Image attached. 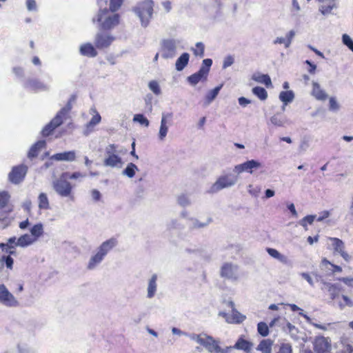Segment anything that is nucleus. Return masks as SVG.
Listing matches in <instances>:
<instances>
[{
    "label": "nucleus",
    "instance_id": "nucleus-1",
    "mask_svg": "<svg viewBox=\"0 0 353 353\" xmlns=\"http://www.w3.org/2000/svg\"><path fill=\"white\" fill-rule=\"evenodd\" d=\"M100 7L99 11L96 17L92 19L93 22L97 21L101 30H110L113 29L119 23V15L105 8L102 9V0L98 1Z\"/></svg>",
    "mask_w": 353,
    "mask_h": 353
},
{
    "label": "nucleus",
    "instance_id": "nucleus-2",
    "mask_svg": "<svg viewBox=\"0 0 353 353\" xmlns=\"http://www.w3.org/2000/svg\"><path fill=\"white\" fill-rule=\"evenodd\" d=\"M117 245V241L111 238L103 242L97 249L96 253L92 255L87 265V269L93 270L103 261L105 256Z\"/></svg>",
    "mask_w": 353,
    "mask_h": 353
},
{
    "label": "nucleus",
    "instance_id": "nucleus-3",
    "mask_svg": "<svg viewBox=\"0 0 353 353\" xmlns=\"http://www.w3.org/2000/svg\"><path fill=\"white\" fill-rule=\"evenodd\" d=\"M154 2L152 0H144L137 4L133 8L134 12L139 18L143 27H147L152 17Z\"/></svg>",
    "mask_w": 353,
    "mask_h": 353
},
{
    "label": "nucleus",
    "instance_id": "nucleus-4",
    "mask_svg": "<svg viewBox=\"0 0 353 353\" xmlns=\"http://www.w3.org/2000/svg\"><path fill=\"white\" fill-rule=\"evenodd\" d=\"M68 172H63L61 176L52 181V188L55 192L61 197L71 196L72 185L67 180Z\"/></svg>",
    "mask_w": 353,
    "mask_h": 353
},
{
    "label": "nucleus",
    "instance_id": "nucleus-5",
    "mask_svg": "<svg viewBox=\"0 0 353 353\" xmlns=\"http://www.w3.org/2000/svg\"><path fill=\"white\" fill-rule=\"evenodd\" d=\"M238 179V176L232 173L222 174L211 186L210 192L216 193L223 189L231 188L237 183Z\"/></svg>",
    "mask_w": 353,
    "mask_h": 353
},
{
    "label": "nucleus",
    "instance_id": "nucleus-6",
    "mask_svg": "<svg viewBox=\"0 0 353 353\" xmlns=\"http://www.w3.org/2000/svg\"><path fill=\"white\" fill-rule=\"evenodd\" d=\"M103 165L110 168H121L123 161L121 157L118 155L117 145L110 144L105 148V158Z\"/></svg>",
    "mask_w": 353,
    "mask_h": 353
},
{
    "label": "nucleus",
    "instance_id": "nucleus-7",
    "mask_svg": "<svg viewBox=\"0 0 353 353\" xmlns=\"http://www.w3.org/2000/svg\"><path fill=\"white\" fill-rule=\"evenodd\" d=\"M179 41L174 39H163L161 42V53L163 59H172L176 54Z\"/></svg>",
    "mask_w": 353,
    "mask_h": 353
},
{
    "label": "nucleus",
    "instance_id": "nucleus-8",
    "mask_svg": "<svg viewBox=\"0 0 353 353\" xmlns=\"http://www.w3.org/2000/svg\"><path fill=\"white\" fill-rule=\"evenodd\" d=\"M220 276L232 282L237 281L239 279L238 265L232 263H224L220 269Z\"/></svg>",
    "mask_w": 353,
    "mask_h": 353
},
{
    "label": "nucleus",
    "instance_id": "nucleus-9",
    "mask_svg": "<svg viewBox=\"0 0 353 353\" xmlns=\"http://www.w3.org/2000/svg\"><path fill=\"white\" fill-rule=\"evenodd\" d=\"M9 199L7 192H0V229H4L10 223L8 217V210L6 209V204Z\"/></svg>",
    "mask_w": 353,
    "mask_h": 353
},
{
    "label": "nucleus",
    "instance_id": "nucleus-10",
    "mask_svg": "<svg viewBox=\"0 0 353 353\" xmlns=\"http://www.w3.org/2000/svg\"><path fill=\"white\" fill-rule=\"evenodd\" d=\"M0 303L8 307H17L20 305L19 301L4 284L0 285Z\"/></svg>",
    "mask_w": 353,
    "mask_h": 353
},
{
    "label": "nucleus",
    "instance_id": "nucleus-11",
    "mask_svg": "<svg viewBox=\"0 0 353 353\" xmlns=\"http://www.w3.org/2000/svg\"><path fill=\"white\" fill-rule=\"evenodd\" d=\"M205 340L203 347L210 353H228L229 350L232 349V346L221 348L220 340L215 339L210 335L208 334Z\"/></svg>",
    "mask_w": 353,
    "mask_h": 353
},
{
    "label": "nucleus",
    "instance_id": "nucleus-12",
    "mask_svg": "<svg viewBox=\"0 0 353 353\" xmlns=\"http://www.w3.org/2000/svg\"><path fill=\"white\" fill-rule=\"evenodd\" d=\"M114 39L115 37L108 32H99L94 38V46L99 50L107 48Z\"/></svg>",
    "mask_w": 353,
    "mask_h": 353
},
{
    "label": "nucleus",
    "instance_id": "nucleus-13",
    "mask_svg": "<svg viewBox=\"0 0 353 353\" xmlns=\"http://www.w3.org/2000/svg\"><path fill=\"white\" fill-rule=\"evenodd\" d=\"M27 172L28 167L26 165L21 164L14 166L9 173V180L14 184H19L24 179Z\"/></svg>",
    "mask_w": 353,
    "mask_h": 353
},
{
    "label": "nucleus",
    "instance_id": "nucleus-14",
    "mask_svg": "<svg viewBox=\"0 0 353 353\" xmlns=\"http://www.w3.org/2000/svg\"><path fill=\"white\" fill-rule=\"evenodd\" d=\"M261 167V163L254 159L248 160L243 163L238 164L234 166L233 171L238 174L244 172L252 174L254 170H256Z\"/></svg>",
    "mask_w": 353,
    "mask_h": 353
},
{
    "label": "nucleus",
    "instance_id": "nucleus-15",
    "mask_svg": "<svg viewBox=\"0 0 353 353\" xmlns=\"http://www.w3.org/2000/svg\"><path fill=\"white\" fill-rule=\"evenodd\" d=\"M230 306L232 308V314H229L223 312H219V316H223L225 319V321L229 323H241L245 319V316L241 314L234 308V303L232 301L229 303Z\"/></svg>",
    "mask_w": 353,
    "mask_h": 353
},
{
    "label": "nucleus",
    "instance_id": "nucleus-16",
    "mask_svg": "<svg viewBox=\"0 0 353 353\" xmlns=\"http://www.w3.org/2000/svg\"><path fill=\"white\" fill-rule=\"evenodd\" d=\"M331 341L323 336H317L314 341V350L316 353H331Z\"/></svg>",
    "mask_w": 353,
    "mask_h": 353
},
{
    "label": "nucleus",
    "instance_id": "nucleus-17",
    "mask_svg": "<svg viewBox=\"0 0 353 353\" xmlns=\"http://www.w3.org/2000/svg\"><path fill=\"white\" fill-rule=\"evenodd\" d=\"M172 119V113L171 112H163L161 114V124L158 133V138L161 141H164L167 136Z\"/></svg>",
    "mask_w": 353,
    "mask_h": 353
},
{
    "label": "nucleus",
    "instance_id": "nucleus-18",
    "mask_svg": "<svg viewBox=\"0 0 353 353\" xmlns=\"http://www.w3.org/2000/svg\"><path fill=\"white\" fill-rule=\"evenodd\" d=\"M23 86L24 88L33 92L46 91L49 89L47 85L37 78L26 79L23 83Z\"/></svg>",
    "mask_w": 353,
    "mask_h": 353
},
{
    "label": "nucleus",
    "instance_id": "nucleus-19",
    "mask_svg": "<svg viewBox=\"0 0 353 353\" xmlns=\"http://www.w3.org/2000/svg\"><path fill=\"white\" fill-rule=\"evenodd\" d=\"M212 221L211 217L208 216L205 220L201 221L197 218L191 216L187 219V225L190 231L200 230L207 228Z\"/></svg>",
    "mask_w": 353,
    "mask_h": 353
},
{
    "label": "nucleus",
    "instance_id": "nucleus-20",
    "mask_svg": "<svg viewBox=\"0 0 353 353\" xmlns=\"http://www.w3.org/2000/svg\"><path fill=\"white\" fill-rule=\"evenodd\" d=\"M330 240L332 242L334 253L339 254L345 261H349L351 256L345 251L344 242L336 237H330Z\"/></svg>",
    "mask_w": 353,
    "mask_h": 353
},
{
    "label": "nucleus",
    "instance_id": "nucleus-21",
    "mask_svg": "<svg viewBox=\"0 0 353 353\" xmlns=\"http://www.w3.org/2000/svg\"><path fill=\"white\" fill-rule=\"evenodd\" d=\"M310 94L316 100L324 101L328 98L326 91L322 88L319 83L315 81H312V89Z\"/></svg>",
    "mask_w": 353,
    "mask_h": 353
},
{
    "label": "nucleus",
    "instance_id": "nucleus-22",
    "mask_svg": "<svg viewBox=\"0 0 353 353\" xmlns=\"http://www.w3.org/2000/svg\"><path fill=\"white\" fill-rule=\"evenodd\" d=\"M63 121L59 118V116H56L48 123L42 130L41 134L43 137L49 136L57 127L63 123Z\"/></svg>",
    "mask_w": 353,
    "mask_h": 353
},
{
    "label": "nucleus",
    "instance_id": "nucleus-23",
    "mask_svg": "<svg viewBox=\"0 0 353 353\" xmlns=\"http://www.w3.org/2000/svg\"><path fill=\"white\" fill-rule=\"evenodd\" d=\"M76 159V152L74 150L57 153L50 157V160L57 161H68L72 162Z\"/></svg>",
    "mask_w": 353,
    "mask_h": 353
},
{
    "label": "nucleus",
    "instance_id": "nucleus-24",
    "mask_svg": "<svg viewBox=\"0 0 353 353\" xmlns=\"http://www.w3.org/2000/svg\"><path fill=\"white\" fill-rule=\"evenodd\" d=\"M157 279L158 276L157 274H154L149 279L147 286V298L152 299L157 292Z\"/></svg>",
    "mask_w": 353,
    "mask_h": 353
},
{
    "label": "nucleus",
    "instance_id": "nucleus-25",
    "mask_svg": "<svg viewBox=\"0 0 353 353\" xmlns=\"http://www.w3.org/2000/svg\"><path fill=\"white\" fill-rule=\"evenodd\" d=\"M90 111L94 114L92 117L91 120L87 123L86 128L85 130L84 134L88 135L90 132H92L93 128L99 124L101 122V117L99 112L97 111L96 108H91Z\"/></svg>",
    "mask_w": 353,
    "mask_h": 353
},
{
    "label": "nucleus",
    "instance_id": "nucleus-26",
    "mask_svg": "<svg viewBox=\"0 0 353 353\" xmlns=\"http://www.w3.org/2000/svg\"><path fill=\"white\" fill-rule=\"evenodd\" d=\"M321 5L319 7V11L323 15H327L332 13L334 8H337L336 0H321Z\"/></svg>",
    "mask_w": 353,
    "mask_h": 353
},
{
    "label": "nucleus",
    "instance_id": "nucleus-27",
    "mask_svg": "<svg viewBox=\"0 0 353 353\" xmlns=\"http://www.w3.org/2000/svg\"><path fill=\"white\" fill-rule=\"evenodd\" d=\"M222 87H223V84H221V85L215 87L214 89L209 90L207 92V94L205 96V99H204V102H203V105L205 107L208 106L209 105H210L212 103V101L218 96Z\"/></svg>",
    "mask_w": 353,
    "mask_h": 353
},
{
    "label": "nucleus",
    "instance_id": "nucleus-28",
    "mask_svg": "<svg viewBox=\"0 0 353 353\" xmlns=\"http://www.w3.org/2000/svg\"><path fill=\"white\" fill-rule=\"evenodd\" d=\"M80 53L82 55L88 57H95L97 55V51L96 48L92 44L90 43H87L81 46Z\"/></svg>",
    "mask_w": 353,
    "mask_h": 353
},
{
    "label": "nucleus",
    "instance_id": "nucleus-29",
    "mask_svg": "<svg viewBox=\"0 0 353 353\" xmlns=\"http://www.w3.org/2000/svg\"><path fill=\"white\" fill-rule=\"evenodd\" d=\"M46 142L44 140H40L36 142L30 148L28 157L29 159H33L37 157L39 151L46 147Z\"/></svg>",
    "mask_w": 353,
    "mask_h": 353
},
{
    "label": "nucleus",
    "instance_id": "nucleus-30",
    "mask_svg": "<svg viewBox=\"0 0 353 353\" xmlns=\"http://www.w3.org/2000/svg\"><path fill=\"white\" fill-rule=\"evenodd\" d=\"M270 122L276 127H284L286 124H290V121L280 113L274 114L270 117Z\"/></svg>",
    "mask_w": 353,
    "mask_h": 353
},
{
    "label": "nucleus",
    "instance_id": "nucleus-31",
    "mask_svg": "<svg viewBox=\"0 0 353 353\" xmlns=\"http://www.w3.org/2000/svg\"><path fill=\"white\" fill-rule=\"evenodd\" d=\"M30 236L32 237V239H34V241L36 243L38 241V239L43 234V225L41 223H38L34 225L30 229Z\"/></svg>",
    "mask_w": 353,
    "mask_h": 353
},
{
    "label": "nucleus",
    "instance_id": "nucleus-32",
    "mask_svg": "<svg viewBox=\"0 0 353 353\" xmlns=\"http://www.w3.org/2000/svg\"><path fill=\"white\" fill-rule=\"evenodd\" d=\"M272 340L270 339H263L257 345L256 350L260 351L263 353H272Z\"/></svg>",
    "mask_w": 353,
    "mask_h": 353
},
{
    "label": "nucleus",
    "instance_id": "nucleus-33",
    "mask_svg": "<svg viewBox=\"0 0 353 353\" xmlns=\"http://www.w3.org/2000/svg\"><path fill=\"white\" fill-rule=\"evenodd\" d=\"M267 252L271 256L272 258L277 259L281 263L283 264H288L289 259L288 256L281 254L278 250L274 248H268L266 249Z\"/></svg>",
    "mask_w": 353,
    "mask_h": 353
},
{
    "label": "nucleus",
    "instance_id": "nucleus-34",
    "mask_svg": "<svg viewBox=\"0 0 353 353\" xmlns=\"http://www.w3.org/2000/svg\"><path fill=\"white\" fill-rule=\"evenodd\" d=\"M252 346V343L251 342L245 340L243 338H240L237 340L234 345L232 347V349L241 350L248 352L251 350Z\"/></svg>",
    "mask_w": 353,
    "mask_h": 353
},
{
    "label": "nucleus",
    "instance_id": "nucleus-35",
    "mask_svg": "<svg viewBox=\"0 0 353 353\" xmlns=\"http://www.w3.org/2000/svg\"><path fill=\"white\" fill-rule=\"evenodd\" d=\"M190 55L187 52L183 53L176 61L175 67L177 71L183 70L188 65Z\"/></svg>",
    "mask_w": 353,
    "mask_h": 353
},
{
    "label": "nucleus",
    "instance_id": "nucleus-36",
    "mask_svg": "<svg viewBox=\"0 0 353 353\" xmlns=\"http://www.w3.org/2000/svg\"><path fill=\"white\" fill-rule=\"evenodd\" d=\"M34 243L35 241L32 239L29 234H25L17 239V245L21 248H26Z\"/></svg>",
    "mask_w": 353,
    "mask_h": 353
},
{
    "label": "nucleus",
    "instance_id": "nucleus-37",
    "mask_svg": "<svg viewBox=\"0 0 353 353\" xmlns=\"http://www.w3.org/2000/svg\"><path fill=\"white\" fill-rule=\"evenodd\" d=\"M279 97L283 103H284V105H287L294 100V93L292 90L282 91L280 92Z\"/></svg>",
    "mask_w": 353,
    "mask_h": 353
},
{
    "label": "nucleus",
    "instance_id": "nucleus-38",
    "mask_svg": "<svg viewBox=\"0 0 353 353\" xmlns=\"http://www.w3.org/2000/svg\"><path fill=\"white\" fill-rule=\"evenodd\" d=\"M212 64L211 59H205L203 60L202 65L197 72L203 75V77L208 78V75Z\"/></svg>",
    "mask_w": 353,
    "mask_h": 353
},
{
    "label": "nucleus",
    "instance_id": "nucleus-39",
    "mask_svg": "<svg viewBox=\"0 0 353 353\" xmlns=\"http://www.w3.org/2000/svg\"><path fill=\"white\" fill-rule=\"evenodd\" d=\"M75 100V97L72 96L69 101H68L67 104L65 107L62 108L57 114V116H59V118L61 120H64L65 118V116L72 109V102Z\"/></svg>",
    "mask_w": 353,
    "mask_h": 353
},
{
    "label": "nucleus",
    "instance_id": "nucleus-40",
    "mask_svg": "<svg viewBox=\"0 0 353 353\" xmlns=\"http://www.w3.org/2000/svg\"><path fill=\"white\" fill-rule=\"evenodd\" d=\"M207 335L208 334L204 332H202L199 334H194V333L185 334V336H188L190 340L195 341L196 343H197L198 344H199L202 346L204 344V342L205 341V339H206Z\"/></svg>",
    "mask_w": 353,
    "mask_h": 353
},
{
    "label": "nucleus",
    "instance_id": "nucleus-41",
    "mask_svg": "<svg viewBox=\"0 0 353 353\" xmlns=\"http://www.w3.org/2000/svg\"><path fill=\"white\" fill-rule=\"evenodd\" d=\"M325 290L328 292L330 298L334 300L339 296L341 292V288L339 284L331 283L330 285H327V288Z\"/></svg>",
    "mask_w": 353,
    "mask_h": 353
},
{
    "label": "nucleus",
    "instance_id": "nucleus-42",
    "mask_svg": "<svg viewBox=\"0 0 353 353\" xmlns=\"http://www.w3.org/2000/svg\"><path fill=\"white\" fill-rule=\"evenodd\" d=\"M275 353H293L292 346L290 343L282 342L275 346Z\"/></svg>",
    "mask_w": 353,
    "mask_h": 353
},
{
    "label": "nucleus",
    "instance_id": "nucleus-43",
    "mask_svg": "<svg viewBox=\"0 0 353 353\" xmlns=\"http://www.w3.org/2000/svg\"><path fill=\"white\" fill-rule=\"evenodd\" d=\"M39 208L41 210H48L50 208L48 198L46 193H41L38 196Z\"/></svg>",
    "mask_w": 353,
    "mask_h": 353
},
{
    "label": "nucleus",
    "instance_id": "nucleus-44",
    "mask_svg": "<svg viewBox=\"0 0 353 353\" xmlns=\"http://www.w3.org/2000/svg\"><path fill=\"white\" fill-rule=\"evenodd\" d=\"M206 80H207V79L205 77H203V75H201V74H199L197 72L192 74V75L189 76L187 78L188 82L191 85H193V86L196 85L200 81H205Z\"/></svg>",
    "mask_w": 353,
    "mask_h": 353
},
{
    "label": "nucleus",
    "instance_id": "nucleus-45",
    "mask_svg": "<svg viewBox=\"0 0 353 353\" xmlns=\"http://www.w3.org/2000/svg\"><path fill=\"white\" fill-rule=\"evenodd\" d=\"M138 170L139 168L134 163H129L126 168L123 170L122 174L129 178H132Z\"/></svg>",
    "mask_w": 353,
    "mask_h": 353
},
{
    "label": "nucleus",
    "instance_id": "nucleus-46",
    "mask_svg": "<svg viewBox=\"0 0 353 353\" xmlns=\"http://www.w3.org/2000/svg\"><path fill=\"white\" fill-rule=\"evenodd\" d=\"M253 79L259 83H263L267 88L272 85V81L268 74L254 75Z\"/></svg>",
    "mask_w": 353,
    "mask_h": 353
},
{
    "label": "nucleus",
    "instance_id": "nucleus-47",
    "mask_svg": "<svg viewBox=\"0 0 353 353\" xmlns=\"http://www.w3.org/2000/svg\"><path fill=\"white\" fill-rule=\"evenodd\" d=\"M252 92L254 95H256L259 99L264 101L268 98V92L265 88L256 86L252 88Z\"/></svg>",
    "mask_w": 353,
    "mask_h": 353
},
{
    "label": "nucleus",
    "instance_id": "nucleus-48",
    "mask_svg": "<svg viewBox=\"0 0 353 353\" xmlns=\"http://www.w3.org/2000/svg\"><path fill=\"white\" fill-rule=\"evenodd\" d=\"M329 265L332 268V270H331L332 273L342 272V268L341 266L332 264L328 260H327L326 259L324 258L321 261V268H328Z\"/></svg>",
    "mask_w": 353,
    "mask_h": 353
},
{
    "label": "nucleus",
    "instance_id": "nucleus-49",
    "mask_svg": "<svg viewBox=\"0 0 353 353\" xmlns=\"http://www.w3.org/2000/svg\"><path fill=\"white\" fill-rule=\"evenodd\" d=\"M310 145V139L307 136H304L301 139L299 145V150L300 152H305Z\"/></svg>",
    "mask_w": 353,
    "mask_h": 353
},
{
    "label": "nucleus",
    "instance_id": "nucleus-50",
    "mask_svg": "<svg viewBox=\"0 0 353 353\" xmlns=\"http://www.w3.org/2000/svg\"><path fill=\"white\" fill-rule=\"evenodd\" d=\"M341 108L340 104L338 103L335 97L329 98V110L332 112H337Z\"/></svg>",
    "mask_w": 353,
    "mask_h": 353
},
{
    "label": "nucleus",
    "instance_id": "nucleus-51",
    "mask_svg": "<svg viewBox=\"0 0 353 353\" xmlns=\"http://www.w3.org/2000/svg\"><path fill=\"white\" fill-rule=\"evenodd\" d=\"M258 333L265 337L269 334V327L265 322H259L257 325Z\"/></svg>",
    "mask_w": 353,
    "mask_h": 353
},
{
    "label": "nucleus",
    "instance_id": "nucleus-52",
    "mask_svg": "<svg viewBox=\"0 0 353 353\" xmlns=\"http://www.w3.org/2000/svg\"><path fill=\"white\" fill-rule=\"evenodd\" d=\"M17 239L18 238L15 236H12L8 239L7 243H1L0 247L2 248V250H4L5 248L14 249L15 247H17Z\"/></svg>",
    "mask_w": 353,
    "mask_h": 353
},
{
    "label": "nucleus",
    "instance_id": "nucleus-53",
    "mask_svg": "<svg viewBox=\"0 0 353 353\" xmlns=\"http://www.w3.org/2000/svg\"><path fill=\"white\" fill-rule=\"evenodd\" d=\"M316 218L315 215H307L299 221V224L307 230V224H312Z\"/></svg>",
    "mask_w": 353,
    "mask_h": 353
},
{
    "label": "nucleus",
    "instance_id": "nucleus-54",
    "mask_svg": "<svg viewBox=\"0 0 353 353\" xmlns=\"http://www.w3.org/2000/svg\"><path fill=\"white\" fill-rule=\"evenodd\" d=\"M149 89L156 95H159L161 93V90L159 83L157 81H151L148 83Z\"/></svg>",
    "mask_w": 353,
    "mask_h": 353
},
{
    "label": "nucleus",
    "instance_id": "nucleus-55",
    "mask_svg": "<svg viewBox=\"0 0 353 353\" xmlns=\"http://www.w3.org/2000/svg\"><path fill=\"white\" fill-rule=\"evenodd\" d=\"M133 121L134 122L139 123L141 125H145V127L149 126L150 124L148 119L142 114H135L134 116Z\"/></svg>",
    "mask_w": 353,
    "mask_h": 353
},
{
    "label": "nucleus",
    "instance_id": "nucleus-56",
    "mask_svg": "<svg viewBox=\"0 0 353 353\" xmlns=\"http://www.w3.org/2000/svg\"><path fill=\"white\" fill-rule=\"evenodd\" d=\"M342 42L353 52V39L347 34L342 35Z\"/></svg>",
    "mask_w": 353,
    "mask_h": 353
},
{
    "label": "nucleus",
    "instance_id": "nucleus-57",
    "mask_svg": "<svg viewBox=\"0 0 353 353\" xmlns=\"http://www.w3.org/2000/svg\"><path fill=\"white\" fill-rule=\"evenodd\" d=\"M123 0H110V10L112 12L118 10L123 3Z\"/></svg>",
    "mask_w": 353,
    "mask_h": 353
},
{
    "label": "nucleus",
    "instance_id": "nucleus-58",
    "mask_svg": "<svg viewBox=\"0 0 353 353\" xmlns=\"http://www.w3.org/2000/svg\"><path fill=\"white\" fill-rule=\"evenodd\" d=\"M288 305L290 306V307L291 308L292 311H293V312H296V311H299L300 310L301 312H299V315H301L303 318H305L307 322H310V318L307 314H304L303 312V310L299 307H298L295 304H288Z\"/></svg>",
    "mask_w": 353,
    "mask_h": 353
},
{
    "label": "nucleus",
    "instance_id": "nucleus-59",
    "mask_svg": "<svg viewBox=\"0 0 353 353\" xmlns=\"http://www.w3.org/2000/svg\"><path fill=\"white\" fill-rule=\"evenodd\" d=\"M178 203L183 207H186L190 205V201L186 195L182 194L178 198Z\"/></svg>",
    "mask_w": 353,
    "mask_h": 353
},
{
    "label": "nucleus",
    "instance_id": "nucleus-60",
    "mask_svg": "<svg viewBox=\"0 0 353 353\" xmlns=\"http://www.w3.org/2000/svg\"><path fill=\"white\" fill-rule=\"evenodd\" d=\"M1 261L5 263L7 268L10 270L12 269L14 260L10 255L3 256L1 257Z\"/></svg>",
    "mask_w": 353,
    "mask_h": 353
},
{
    "label": "nucleus",
    "instance_id": "nucleus-61",
    "mask_svg": "<svg viewBox=\"0 0 353 353\" xmlns=\"http://www.w3.org/2000/svg\"><path fill=\"white\" fill-rule=\"evenodd\" d=\"M295 34H296V32L293 30L289 31L286 34L285 37V40H286V48H288L290 46Z\"/></svg>",
    "mask_w": 353,
    "mask_h": 353
},
{
    "label": "nucleus",
    "instance_id": "nucleus-62",
    "mask_svg": "<svg viewBox=\"0 0 353 353\" xmlns=\"http://www.w3.org/2000/svg\"><path fill=\"white\" fill-rule=\"evenodd\" d=\"M197 49L194 50V53L196 56H200L201 57L204 55V45L201 42H198L196 44Z\"/></svg>",
    "mask_w": 353,
    "mask_h": 353
},
{
    "label": "nucleus",
    "instance_id": "nucleus-63",
    "mask_svg": "<svg viewBox=\"0 0 353 353\" xmlns=\"http://www.w3.org/2000/svg\"><path fill=\"white\" fill-rule=\"evenodd\" d=\"M234 62V59L232 56L228 55L225 57L223 59V68L225 69L230 66H231Z\"/></svg>",
    "mask_w": 353,
    "mask_h": 353
},
{
    "label": "nucleus",
    "instance_id": "nucleus-64",
    "mask_svg": "<svg viewBox=\"0 0 353 353\" xmlns=\"http://www.w3.org/2000/svg\"><path fill=\"white\" fill-rule=\"evenodd\" d=\"M286 326L291 337L295 339L296 334L298 332L297 328L294 325L289 322L287 323Z\"/></svg>",
    "mask_w": 353,
    "mask_h": 353
}]
</instances>
